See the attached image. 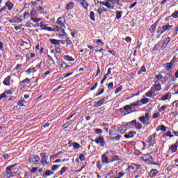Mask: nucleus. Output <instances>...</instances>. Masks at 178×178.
Masks as SVG:
<instances>
[{
    "label": "nucleus",
    "mask_w": 178,
    "mask_h": 178,
    "mask_svg": "<svg viewBox=\"0 0 178 178\" xmlns=\"http://www.w3.org/2000/svg\"><path fill=\"white\" fill-rule=\"evenodd\" d=\"M145 115H142L140 117H138V120L140 122H136V124H135V129L136 130H141L143 129V126H145L146 127L147 126H149V120H151V117H149V111L145 110Z\"/></svg>",
    "instance_id": "f257e3e1"
},
{
    "label": "nucleus",
    "mask_w": 178,
    "mask_h": 178,
    "mask_svg": "<svg viewBox=\"0 0 178 178\" xmlns=\"http://www.w3.org/2000/svg\"><path fill=\"white\" fill-rule=\"evenodd\" d=\"M17 163L12 164L6 168V171L3 172L1 175L3 178H10V177H16V176H20V174H18L17 172H14L15 169L13 168H16L17 166Z\"/></svg>",
    "instance_id": "f03ea898"
},
{
    "label": "nucleus",
    "mask_w": 178,
    "mask_h": 178,
    "mask_svg": "<svg viewBox=\"0 0 178 178\" xmlns=\"http://www.w3.org/2000/svg\"><path fill=\"white\" fill-rule=\"evenodd\" d=\"M42 65V61L40 60L39 63H38L35 66L33 65L28 70H25L24 72L26 73V76H31V74H34L35 73H37L38 70H41V66Z\"/></svg>",
    "instance_id": "7ed1b4c3"
},
{
    "label": "nucleus",
    "mask_w": 178,
    "mask_h": 178,
    "mask_svg": "<svg viewBox=\"0 0 178 178\" xmlns=\"http://www.w3.org/2000/svg\"><path fill=\"white\" fill-rule=\"evenodd\" d=\"M173 27V25H163L162 26H158L156 29V34H159L156 36V38H160L161 35L163 34V33H166V31H170L172 30V28Z\"/></svg>",
    "instance_id": "20e7f679"
},
{
    "label": "nucleus",
    "mask_w": 178,
    "mask_h": 178,
    "mask_svg": "<svg viewBox=\"0 0 178 178\" xmlns=\"http://www.w3.org/2000/svg\"><path fill=\"white\" fill-rule=\"evenodd\" d=\"M151 154H152V152L144 154L142 157L143 161H144V162H149V165L159 166V163L154 162V161H155V159H154V156H152Z\"/></svg>",
    "instance_id": "39448f33"
},
{
    "label": "nucleus",
    "mask_w": 178,
    "mask_h": 178,
    "mask_svg": "<svg viewBox=\"0 0 178 178\" xmlns=\"http://www.w3.org/2000/svg\"><path fill=\"white\" fill-rule=\"evenodd\" d=\"M28 159L30 165H40V161H41L40 156L36 155H31Z\"/></svg>",
    "instance_id": "423d86ee"
},
{
    "label": "nucleus",
    "mask_w": 178,
    "mask_h": 178,
    "mask_svg": "<svg viewBox=\"0 0 178 178\" xmlns=\"http://www.w3.org/2000/svg\"><path fill=\"white\" fill-rule=\"evenodd\" d=\"M57 26L56 27H59L60 29H65L66 26H65V24L66 23V19L65 17H60L57 19L56 22Z\"/></svg>",
    "instance_id": "0eeeda50"
},
{
    "label": "nucleus",
    "mask_w": 178,
    "mask_h": 178,
    "mask_svg": "<svg viewBox=\"0 0 178 178\" xmlns=\"http://www.w3.org/2000/svg\"><path fill=\"white\" fill-rule=\"evenodd\" d=\"M110 7L108 9L113 10L115 6H123V4H120V0H108Z\"/></svg>",
    "instance_id": "6e6552de"
},
{
    "label": "nucleus",
    "mask_w": 178,
    "mask_h": 178,
    "mask_svg": "<svg viewBox=\"0 0 178 178\" xmlns=\"http://www.w3.org/2000/svg\"><path fill=\"white\" fill-rule=\"evenodd\" d=\"M156 137V133H154V134L150 135L147 138L146 143H148L150 147H154V145L156 144V140L155 139Z\"/></svg>",
    "instance_id": "1a4fd4ad"
},
{
    "label": "nucleus",
    "mask_w": 178,
    "mask_h": 178,
    "mask_svg": "<svg viewBox=\"0 0 178 178\" xmlns=\"http://www.w3.org/2000/svg\"><path fill=\"white\" fill-rule=\"evenodd\" d=\"M95 143H96V144L97 145H99L100 147H105V145H106V143H105V138H104V137L102 136H98L97 137L95 140H94Z\"/></svg>",
    "instance_id": "9d476101"
},
{
    "label": "nucleus",
    "mask_w": 178,
    "mask_h": 178,
    "mask_svg": "<svg viewBox=\"0 0 178 178\" xmlns=\"http://www.w3.org/2000/svg\"><path fill=\"white\" fill-rule=\"evenodd\" d=\"M30 83H31V80L29 78H26L19 83V86L22 88H26Z\"/></svg>",
    "instance_id": "9b49d317"
},
{
    "label": "nucleus",
    "mask_w": 178,
    "mask_h": 178,
    "mask_svg": "<svg viewBox=\"0 0 178 178\" xmlns=\"http://www.w3.org/2000/svg\"><path fill=\"white\" fill-rule=\"evenodd\" d=\"M156 92L155 89L152 87L150 90L145 93V96L147 98H154V97H156Z\"/></svg>",
    "instance_id": "f8f14e48"
},
{
    "label": "nucleus",
    "mask_w": 178,
    "mask_h": 178,
    "mask_svg": "<svg viewBox=\"0 0 178 178\" xmlns=\"http://www.w3.org/2000/svg\"><path fill=\"white\" fill-rule=\"evenodd\" d=\"M162 72H160L159 74L156 75L154 84H162V81H163V75H162Z\"/></svg>",
    "instance_id": "ddd939ff"
},
{
    "label": "nucleus",
    "mask_w": 178,
    "mask_h": 178,
    "mask_svg": "<svg viewBox=\"0 0 178 178\" xmlns=\"http://www.w3.org/2000/svg\"><path fill=\"white\" fill-rule=\"evenodd\" d=\"M108 97H103L102 99H99L93 105V108H98L99 106H102L105 104L106 99H108Z\"/></svg>",
    "instance_id": "4468645a"
},
{
    "label": "nucleus",
    "mask_w": 178,
    "mask_h": 178,
    "mask_svg": "<svg viewBox=\"0 0 178 178\" xmlns=\"http://www.w3.org/2000/svg\"><path fill=\"white\" fill-rule=\"evenodd\" d=\"M158 173H159V171H158L157 169L152 168L151 170L149 172L148 176L150 178H154L158 176Z\"/></svg>",
    "instance_id": "2eb2a0df"
},
{
    "label": "nucleus",
    "mask_w": 178,
    "mask_h": 178,
    "mask_svg": "<svg viewBox=\"0 0 178 178\" xmlns=\"http://www.w3.org/2000/svg\"><path fill=\"white\" fill-rule=\"evenodd\" d=\"M40 156H41L42 165H45V163L48 164V162H47V161H48V156H47V153L45 152L40 153Z\"/></svg>",
    "instance_id": "dca6fc26"
},
{
    "label": "nucleus",
    "mask_w": 178,
    "mask_h": 178,
    "mask_svg": "<svg viewBox=\"0 0 178 178\" xmlns=\"http://www.w3.org/2000/svg\"><path fill=\"white\" fill-rule=\"evenodd\" d=\"M56 32L59 33V37H65L66 32L65 31V29L59 28V26H55Z\"/></svg>",
    "instance_id": "f3484780"
},
{
    "label": "nucleus",
    "mask_w": 178,
    "mask_h": 178,
    "mask_svg": "<svg viewBox=\"0 0 178 178\" xmlns=\"http://www.w3.org/2000/svg\"><path fill=\"white\" fill-rule=\"evenodd\" d=\"M108 154H109V152L107 151L104 154H103L102 155V163H106V165H108V163H110L111 161H109V160H108V157L106 155H108Z\"/></svg>",
    "instance_id": "a211bd4d"
},
{
    "label": "nucleus",
    "mask_w": 178,
    "mask_h": 178,
    "mask_svg": "<svg viewBox=\"0 0 178 178\" xmlns=\"http://www.w3.org/2000/svg\"><path fill=\"white\" fill-rule=\"evenodd\" d=\"M25 104H27V102L24 99H21L17 102V106H15L13 109H17V106L23 108V106H26Z\"/></svg>",
    "instance_id": "6ab92c4d"
},
{
    "label": "nucleus",
    "mask_w": 178,
    "mask_h": 178,
    "mask_svg": "<svg viewBox=\"0 0 178 178\" xmlns=\"http://www.w3.org/2000/svg\"><path fill=\"white\" fill-rule=\"evenodd\" d=\"M170 42V37H168L164 41L163 44L161 45V51H165L166 48H168V45Z\"/></svg>",
    "instance_id": "aec40b11"
},
{
    "label": "nucleus",
    "mask_w": 178,
    "mask_h": 178,
    "mask_svg": "<svg viewBox=\"0 0 178 178\" xmlns=\"http://www.w3.org/2000/svg\"><path fill=\"white\" fill-rule=\"evenodd\" d=\"M60 67L62 68L63 72H67L70 69V65H68L65 62H61Z\"/></svg>",
    "instance_id": "412c9836"
},
{
    "label": "nucleus",
    "mask_w": 178,
    "mask_h": 178,
    "mask_svg": "<svg viewBox=\"0 0 178 178\" xmlns=\"http://www.w3.org/2000/svg\"><path fill=\"white\" fill-rule=\"evenodd\" d=\"M177 148H178V140L176 141L175 144L171 145L169 149L170 151H171L172 154H175V152H177Z\"/></svg>",
    "instance_id": "4be33fe9"
},
{
    "label": "nucleus",
    "mask_w": 178,
    "mask_h": 178,
    "mask_svg": "<svg viewBox=\"0 0 178 178\" xmlns=\"http://www.w3.org/2000/svg\"><path fill=\"white\" fill-rule=\"evenodd\" d=\"M10 79H12V75L8 76L6 78H5L3 81V86L9 87V86H10Z\"/></svg>",
    "instance_id": "5701e85b"
},
{
    "label": "nucleus",
    "mask_w": 178,
    "mask_h": 178,
    "mask_svg": "<svg viewBox=\"0 0 178 178\" xmlns=\"http://www.w3.org/2000/svg\"><path fill=\"white\" fill-rule=\"evenodd\" d=\"M80 5L83 6V8L86 10H88V2L86 0H79Z\"/></svg>",
    "instance_id": "b1692460"
},
{
    "label": "nucleus",
    "mask_w": 178,
    "mask_h": 178,
    "mask_svg": "<svg viewBox=\"0 0 178 178\" xmlns=\"http://www.w3.org/2000/svg\"><path fill=\"white\" fill-rule=\"evenodd\" d=\"M26 62H30L33 58H35V54L34 53H30L26 54L25 56Z\"/></svg>",
    "instance_id": "393cba45"
},
{
    "label": "nucleus",
    "mask_w": 178,
    "mask_h": 178,
    "mask_svg": "<svg viewBox=\"0 0 178 178\" xmlns=\"http://www.w3.org/2000/svg\"><path fill=\"white\" fill-rule=\"evenodd\" d=\"M163 67L167 72H171L172 69H173V65L170 63H166L164 64Z\"/></svg>",
    "instance_id": "a878e982"
},
{
    "label": "nucleus",
    "mask_w": 178,
    "mask_h": 178,
    "mask_svg": "<svg viewBox=\"0 0 178 178\" xmlns=\"http://www.w3.org/2000/svg\"><path fill=\"white\" fill-rule=\"evenodd\" d=\"M136 134H137V132H136L135 131H131L128 133V134L124 135V138H133V137H134V136H136Z\"/></svg>",
    "instance_id": "bb28decb"
},
{
    "label": "nucleus",
    "mask_w": 178,
    "mask_h": 178,
    "mask_svg": "<svg viewBox=\"0 0 178 178\" xmlns=\"http://www.w3.org/2000/svg\"><path fill=\"white\" fill-rule=\"evenodd\" d=\"M172 96L170 95V92H168L164 95L161 99H159V101H168V99H170Z\"/></svg>",
    "instance_id": "cd10ccee"
},
{
    "label": "nucleus",
    "mask_w": 178,
    "mask_h": 178,
    "mask_svg": "<svg viewBox=\"0 0 178 178\" xmlns=\"http://www.w3.org/2000/svg\"><path fill=\"white\" fill-rule=\"evenodd\" d=\"M48 60H49V65L51 67H54L55 66V60H54V58L52 56L47 55Z\"/></svg>",
    "instance_id": "c85d7f7f"
},
{
    "label": "nucleus",
    "mask_w": 178,
    "mask_h": 178,
    "mask_svg": "<svg viewBox=\"0 0 178 178\" xmlns=\"http://www.w3.org/2000/svg\"><path fill=\"white\" fill-rule=\"evenodd\" d=\"M162 45V41H159L153 47V51L156 52L159 51V47Z\"/></svg>",
    "instance_id": "c756f323"
},
{
    "label": "nucleus",
    "mask_w": 178,
    "mask_h": 178,
    "mask_svg": "<svg viewBox=\"0 0 178 178\" xmlns=\"http://www.w3.org/2000/svg\"><path fill=\"white\" fill-rule=\"evenodd\" d=\"M10 23H22V19L19 18V17H15L13 19L9 21Z\"/></svg>",
    "instance_id": "7c9ffc66"
},
{
    "label": "nucleus",
    "mask_w": 178,
    "mask_h": 178,
    "mask_svg": "<svg viewBox=\"0 0 178 178\" xmlns=\"http://www.w3.org/2000/svg\"><path fill=\"white\" fill-rule=\"evenodd\" d=\"M73 8H74V2L70 1L67 4L65 9L66 10H72Z\"/></svg>",
    "instance_id": "2f4dec72"
},
{
    "label": "nucleus",
    "mask_w": 178,
    "mask_h": 178,
    "mask_svg": "<svg viewBox=\"0 0 178 178\" xmlns=\"http://www.w3.org/2000/svg\"><path fill=\"white\" fill-rule=\"evenodd\" d=\"M152 88H154L156 92H158V91H161L162 90L161 83H154V86Z\"/></svg>",
    "instance_id": "473e14b6"
},
{
    "label": "nucleus",
    "mask_w": 178,
    "mask_h": 178,
    "mask_svg": "<svg viewBox=\"0 0 178 178\" xmlns=\"http://www.w3.org/2000/svg\"><path fill=\"white\" fill-rule=\"evenodd\" d=\"M6 8H8V10H12L13 9L15 5L10 2V1H7L5 4Z\"/></svg>",
    "instance_id": "72a5a7b5"
},
{
    "label": "nucleus",
    "mask_w": 178,
    "mask_h": 178,
    "mask_svg": "<svg viewBox=\"0 0 178 178\" xmlns=\"http://www.w3.org/2000/svg\"><path fill=\"white\" fill-rule=\"evenodd\" d=\"M97 3L99 5H102L103 6H106L108 9L111 6H109L108 0H106V1H97Z\"/></svg>",
    "instance_id": "f704fd0d"
},
{
    "label": "nucleus",
    "mask_w": 178,
    "mask_h": 178,
    "mask_svg": "<svg viewBox=\"0 0 178 178\" xmlns=\"http://www.w3.org/2000/svg\"><path fill=\"white\" fill-rule=\"evenodd\" d=\"M51 73H54V70L50 68L46 72L42 74V78L46 79L47 76H48V74H51Z\"/></svg>",
    "instance_id": "c9c22d12"
},
{
    "label": "nucleus",
    "mask_w": 178,
    "mask_h": 178,
    "mask_svg": "<svg viewBox=\"0 0 178 178\" xmlns=\"http://www.w3.org/2000/svg\"><path fill=\"white\" fill-rule=\"evenodd\" d=\"M102 88H99L97 90V94L95 95V97H99V95H102L104 92H105V87L102 86Z\"/></svg>",
    "instance_id": "e433bc0d"
},
{
    "label": "nucleus",
    "mask_w": 178,
    "mask_h": 178,
    "mask_svg": "<svg viewBox=\"0 0 178 178\" xmlns=\"http://www.w3.org/2000/svg\"><path fill=\"white\" fill-rule=\"evenodd\" d=\"M116 176L115 175V171L111 170L105 177V178H115Z\"/></svg>",
    "instance_id": "4c0bfd02"
},
{
    "label": "nucleus",
    "mask_w": 178,
    "mask_h": 178,
    "mask_svg": "<svg viewBox=\"0 0 178 178\" xmlns=\"http://www.w3.org/2000/svg\"><path fill=\"white\" fill-rule=\"evenodd\" d=\"M127 129L124 127H118V132L120 133V134H124L126 133Z\"/></svg>",
    "instance_id": "58836bf2"
},
{
    "label": "nucleus",
    "mask_w": 178,
    "mask_h": 178,
    "mask_svg": "<svg viewBox=\"0 0 178 178\" xmlns=\"http://www.w3.org/2000/svg\"><path fill=\"white\" fill-rule=\"evenodd\" d=\"M65 44H66L67 48H70V47H72V44H73V42H72L70 40V38L69 37H67L65 39Z\"/></svg>",
    "instance_id": "ea45409f"
},
{
    "label": "nucleus",
    "mask_w": 178,
    "mask_h": 178,
    "mask_svg": "<svg viewBox=\"0 0 178 178\" xmlns=\"http://www.w3.org/2000/svg\"><path fill=\"white\" fill-rule=\"evenodd\" d=\"M63 59H65V60H67V62H74V58L69 55L64 56Z\"/></svg>",
    "instance_id": "a19ab883"
},
{
    "label": "nucleus",
    "mask_w": 178,
    "mask_h": 178,
    "mask_svg": "<svg viewBox=\"0 0 178 178\" xmlns=\"http://www.w3.org/2000/svg\"><path fill=\"white\" fill-rule=\"evenodd\" d=\"M178 62V58H177V55L175 54L172 59L170 61V63L172 64V65L173 66L175 65V63H177Z\"/></svg>",
    "instance_id": "79ce46f5"
},
{
    "label": "nucleus",
    "mask_w": 178,
    "mask_h": 178,
    "mask_svg": "<svg viewBox=\"0 0 178 178\" xmlns=\"http://www.w3.org/2000/svg\"><path fill=\"white\" fill-rule=\"evenodd\" d=\"M50 42L53 45H58V47H60V44H59V40L56 39H50Z\"/></svg>",
    "instance_id": "37998d69"
},
{
    "label": "nucleus",
    "mask_w": 178,
    "mask_h": 178,
    "mask_svg": "<svg viewBox=\"0 0 178 178\" xmlns=\"http://www.w3.org/2000/svg\"><path fill=\"white\" fill-rule=\"evenodd\" d=\"M147 30L148 31H149V33H151V34H154L155 33V31L156 30V26H154V25L152 24Z\"/></svg>",
    "instance_id": "c03bdc74"
},
{
    "label": "nucleus",
    "mask_w": 178,
    "mask_h": 178,
    "mask_svg": "<svg viewBox=\"0 0 178 178\" xmlns=\"http://www.w3.org/2000/svg\"><path fill=\"white\" fill-rule=\"evenodd\" d=\"M133 109H134V108L131 106V104L130 105H126L124 106V110L129 111V112H133Z\"/></svg>",
    "instance_id": "a18cd8bd"
},
{
    "label": "nucleus",
    "mask_w": 178,
    "mask_h": 178,
    "mask_svg": "<svg viewBox=\"0 0 178 178\" xmlns=\"http://www.w3.org/2000/svg\"><path fill=\"white\" fill-rule=\"evenodd\" d=\"M89 17L92 22H95V13H94V11H90Z\"/></svg>",
    "instance_id": "49530a36"
},
{
    "label": "nucleus",
    "mask_w": 178,
    "mask_h": 178,
    "mask_svg": "<svg viewBox=\"0 0 178 178\" xmlns=\"http://www.w3.org/2000/svg\"><path fill=\"white\" fill-rule=\"evenodd\" d=\"M143 104H141L140 100L137 101L135 103H132L131 104V106H132V108H134V106L137 107V106H141Z\"/></svg>",
    "instance_id": "de8ad7c7"
},
{
    "label": "nucleus",
    "mask_w": 178,
    "mask_h": 178,
    "mask_svg": "<svg viewBox=\"0 0 178 178\" xmlns=\"http://www.w3.org/2000/svg\"><path fill=\"white\" fill-rule=\"evenodd\" d=\"M51 175H54V172L51 170H46L44 172V175H43V177L47 178L48 176H51Z\"/></svg>",
    "instance_id": "09e8293b"
},
{
    "label": "nucleus",
    "mask_w": 178,
    "mask_h": 178,
    "mask_svg": "<svg viewBox=\"0 0 178 178\" xmlns=\"http://www.w3.org/2000/svg\"><path fill=\"white\" fill-rule=\"evenodd\" d=\"M175 169H176V167L172 165L167 167L165 170H167V172H175Z\"/></svg>",
    "instance_id": "8fccbe9b"
},
{
    "label": "nucleus",
    "mask_w": 178,
    "mask_h": 178,
    "mask_svg": "<svg viewBox=\"0 0 178 178\" xmlns=\"http://www.w3.org/2000/svg\"><path fill=\"white\" fill-rule=\"evenodd\" d=\"M140 101V104H142V105H145V104H148V102H149V99L143 98Z\"/></svg>",
    "instance_id": "3c124183"
},
{
    "label": "nucleus",
    "mask_w": 178,
    "mask_h": 178,
    "mask_svg": "<svg viewBox=\"0 0 178 178\" xmlns=\"http://www.w3.org/2000/svg\"><path fill=\"white\" fill-rule=\"evenodd\" d=\"M93 42L95 44H97V45H99V44H102V47H104V42H102V40L95 39L93 40Z\"/></svg>",
    "instance_id": "603ef678"
},
{
    "label": "nucleus",
    "mask_w": 178,
    "mask_h": 178,
    "mask_svg": "<svg viewBox=\"0 0 178 178\" xmlns=\"http://www.w3.org/2000/svg\"><path fill=\"white\" fill-rule=\"evenodd\" d=\"M147 72V69H145V66H142L140 70L138 71V74H142V73H145Z\"/></svg>",
    "instance_id": "864d4df0"
},
{
    "label": "nucleus",
    "mask_w": 178,
    "mask_h": 178,
    "mask_svg": "<svg viewBox=\"0 0 178 178\" xmlns=\"http://www.w3.org/2000/svg\"><path fill=\"white\" fill-rule=\"evenodd\" d=\"M37 15V10L34 9V8H32V10L31 11L29 16L30 17H34Z\"/></svg>",
    "instance_id": "5fc2aeb1"
},
{
    "label": "nucleus",
    "mask_w": 178,
    "mask_h": 178,
    "mask_svg": "<svg viewBox=\"0 0 178 178\" xmlns=\"http://www.w3.org/2000/svg\"><path fill=\"white\" fill-rule=\"evenodd\" d=\"M31 20L34 22V23H38V22H41V19L38 18V17H31Z\"/></svg>",
    "instance_id": "6e6d98bb"
},
{
    "label": "nucleus",
    "mask_w": 178,
    "mask_h": 178,
    "mask_svg": "<svg viewBox=\"0 0 178 178\" xmlns=\"http://www.w3.org/2000/svg\"><path fill=\"white\" fill-rule=\"evenodd\" d=\"M73 148L74 149H80V148H81V145H80V144H79L76 142H74L73 143Z\"/></svg>",
    "instance_id": "4d7b16f0"
},
{
    "label": "nucleus",
    "mask_w": 178,
    "mask_h": 178,
    "mask_svg": "<svg viewBox=\"0 0 178 178\" xmlns=\"http://www.w3.org/2000/svg\"><path fill=\"white\" fill-rule=\"evenodd\" d=\"M96 167L97 168V169H99V170H101V169H102V161L98 160L96 164Z\"/></svg>",
    "instance_id": "13d9d810"
},
{
    "label": "nucleus",
    "mask_w": 178,
    "mask_h": 178,
    "mask_svg": "<svg viewBox=\"0 0 178 178\" xmlns=\"http://www.w3.org/2000/svg\"><path fill=\"white\" fill-rule=\"evenodd\" d=\"M116 19H119L120 17H122V15H123V11H116Z\"/></svg>",
    "instance_id": "bf43d9fd"
},
{
    "label": "nucleus",
    "mask_w": 178,
    "mask_h": 178,
    "mask_svg": "<svg viewBox=\"0 0 178 178\" xmlns=\"http://www.w3.org/2000/svg\"><path fill=\"white\" fill-rule=\"evenodd\" d=\"M38 172V167H33L30 170V173H35V175H37Z\"/></svg>",
    "instance_id": "052dcab7"
},
{
    "label": "nucleus",
    "mask_w": 178,
    "mask_h": 178,
    "mask_svg": "<svg viewBox=\"0 0 178 178\" xmlns=\"http://www.w3.org/2000/svg\"><path fill=\"white\" fill-rule=\"evenodd\" d=\"M132 165H134V166H136V168L135 172H138V170H140V169H143V168H141V165H140L138 163H132Z\"/></svg>",
    "instance_id": "680f3d73"
},
{
    "label": "nucleus",
    "mask_w": 178,
    "mask_h": 178,
    "mask_svg": "<svg viewBox=\"0 0 178 178\" xmlns=\"http://www.w3.org/2000/svg\"><path fill=\"white\" fill-rule=\"evenodd\" d=\"M115 161H120V156L118 155H115L112 159L111 162H115Z\"/></svg>",
    "instance_id": "e2e57ef3"
},
{
    "label": "nucleus",
    "mask_w": 178,
    "mask_h": 178,
    "mask_svg": "<svg viewBox=\"0 0 178 178\" xmlns=\"http://www.w3.org/2000/svg\"><path fill=\"white\" fill-rule=\"evenodd\" d=\"M70 31H71V36L72 37H75L76 35L77 34V31H76V29H70Z\"/></svg>",
    "instance_id": "0e129e2a"
},
{
    "label": "nucleus",
    "mask_w": 178,
    "mask_h": 178,
    "mask_svg": "<svg viewBox=\"0 0 178 178\" xmlns=\"http://www.w3.org/2000/svg\"><path fill=\"white\" fill-rule=\"evenodd\" d=\"M68 168L67 167H63L61 170H60V176L63 175V173H65L67 170Z\"/></svg>",
    "instance_id": "69168bd1"
},
{
    "label": "nucleus",
    "mask_w": 178,
    "mask_h": 178,
    "mask_svg": "<svg viewBox=\"0 0 178 178\" xmlns=\"http://www.w3.org/2000/svg\"><path fill=\"white\" fill-rule=\"evenodd\" d=\"M122 90H123V86H120L118 88H116L115 94H118V92H122Z\"/></svg>",
    "instance_id": "338daca9"
},
{
    "label": "nucleus",
    "mask_w": 178,
    "mask_h": 178,
    "mask_svg": "<svg viewBox=\"0 0 178 178\" xmlns=\"http://www.w3.org/2000/svg\"><path fill=\"white\" fill-rule=\"evenodd\" d=\"M172 17H173L174 19H177L178 18V11L177 10H175L174 12V13H172L171 15Z\"/></svg>",
    "instance_id": "774afa93"
}]
</instances>
